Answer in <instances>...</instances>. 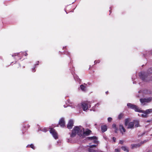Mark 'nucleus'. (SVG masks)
Instances as JSON below:
<instances>
[{
  "label": "nucleus",
  "mask_w": 152,
  "mask_h": 152,
  "mask_svg": "<svg viewBox=\"0 0 152 152\" xmlns=\"http://www.w3.org/2000/svg\"><path fill=\"white\" fill-rule=\"evenodd\" d=\"M76 134H77L80 137L83 135L82 130L78 126H76L73 129L70 136L72 137H74L75 136Z\"/></svg>",
  "instance_id": "f257e3e1"
},
{
  "label": "nucleus",
  "mask_w": 152,
  "mask_h": 152,
  "mask_svg": "<svg viewBox=\"0 0 152 152\" xmlns=\"http://www.w3.org/2000/svg\"><path fill=\"white\" fill-rule=\"evenodd\" d=\"M91 103L90 102L86 101L82 103V107L84 111L87 110L88 107H91Z\"/></svg>",
  "instance_id": "f03ea898"
},
{
  "label": "nucleus",
  "mask_w": 152,
  "mask_h": 152,
  "mask_svg": "<svg viewBox=\"0 0 152 152\" xmlns=\"http://www.w3.org/2000/svg\"><path fill=\"white\" fill-rule=\"evenodd\" d=\"M127 105L128 108L134 109L136 112H138V111L140 110V109L137 106L135 105L130 103H128Z\"/></svg>",
  "instance_id": "7ed1b4c3"
},
{
  "label": "nucleus",
  "mask_w": 152,
  "mask_h": 152,
  "mask_svg": "<svg viewBox=\"0 0 152 152\" xmlns=\"http://www.w3.org/2000/svg\"><path fill=\"white\" fill-rule=\"evenodd\" d=\"M152 100L151 97H149L147 98H142L140 99V101L142 104L145 102L149 103Z\"/></svg>",
  "instance_id": "20e7f679"
},
{
  "label": "nucleus",
  "mask_w": 152,
  "mask_h": 152,
  "mask_svg": "<svg viewBox=\"0 0 152 152\" xmlns=\"http://www.w3.org/2000/svg\"><path fill=\"white\" fill-rule=\"evenodd\" d=\"M50 132L53 135V137L56 139L58 138L57 133L55 129L53 128H51L50 129Z\"/></svg>",
  "instance_id": "39448f33"
},
{
  "label": "nucleus",
  "mask_w": 152,
  "mask_h": 152,
  "mask_svg": "<svg viewBox=\"0 0 152 152\" xmlns=\"http://www.w3.org/2000/svg\"><path fill=\"white\" fill-rule=\"evenodd\" d=\"M58 125H59L62 128L65 126V121L63 118H61L59 120L58 124L56 126L58 127Z\"/></svg>",
  "instance_id": "423d86ee"
},
{
  "label": "nucleus",
  "mask_w": 152,
  "mask_h": 152,
  "mask_svg": "<svg viewBox=\"0 0 152 152\" xmlns=\"http://www.w3.org/2000/svg\"><path fill=\"white\" fill-rule=\"evenodd\" d=\"M14 68L15 70L18 71H22L23 70L22 69L23 67H21L20 64L16 62L14 66Z\"/></svg>",
  "instance_id": "0eeeda50"
},
{
  "label": "nucleus",
  "mask_w": 152,
  "mask_h": 152,
  "mask_svg": "<svg viewBox=\"0 0 152 152\" xmlns=\"http://www.w3.org/2000/svg\"><path fill=\"white\" fill-rule=\"evenodd\" d=\"M138 112L143 113L144 114H146L147 115V114L152 112V109H148L145 111L143 110H141L140 109V110L138 111Z\"/></svg>",
  "instance_id": "6e6552de"
},
{
  "label": "nucleus",
  "mask_w": 152,
  "mask_h": 152,
  "mask_svg": "<svg viewBox=\"0 0 152 152\" xmlns=\"http://www.w3.org/2000/svg\"><path fill=\"white\" fill-rule=\"evenodd\" d=\"M73 124L74 123L73 120H70L67 125V128L69 129H72L73 126Z\"/></svg>",
  "instance_id": "1a4fd4ad"
},
{
  "label": "nucleus",
  "mask_w": 152,
  "mask_h": 152,
  "mask_svg": "<svg viewBox=\"0 0 152 152\" xmlns=\"http://www.w3.org/2000/svg\"><path fill=\"white\" fill-rule=\"evenodd\" d=\"M12 56L14 57L17 60L20 59L21 57L20 56V53H15L12 55Z\"/></svg>",
  "instance_id": "9d476101"
},
{
  "label": "nucleus",
  "mask_w": 152,
  "mask_h": 152,
  "mask_svg": "<svg viewBox=\"0 0 152 152\" xmlns=\"http://www.w3.org/2000/svg\"><path fill=\"white\" fill-rule=\"evenodd\" d=\"M119 129L120 131L122 133V135L124 134V132H126V129L122 125H119Z\"/></svg>",
  "instance_id": "9b49d317"
},
{
  "label": "nucleus",
  "mask_w": 152,
  "mask_h": 152,
  "mask_svg": "<svg viewBox=\"0 0 152 152\" xmlns=\"http://www.w3.org/2000/svg\"><path fill=\"white\" fill-rule=\"evenodd\" d=\"M92 132L91 131L88 129H87L85 132H84L83 133V136L86 135V136H88L91 134Z\"/></svg>",
  "instance_id": "f8f14e48"
},
{
  "label": "nucleus",
  "mask_w": 152,
  "mask_h": 152,
  "mask_svg": "<svg viewBox=\"0 0 152 152\" xmlns=\"http://www.w3.org/2000/svg\"><path fill=\"white\" fill-rule=\"evenodd\" d=\"M134 122H129L128 125L127 129H132L134 128Z\"/></svg>",
  "instance_id": "ddd939ff"
},
{
  "label": "nucleus",
  "mask_w": 152,
  "mask_h": 152,
  "mask_svg": "<svg viewBox=\"0 0 152 152\" xmlns=\"http://www.w3.org/2000/svg\"><path fill=\"white\" fill-rule=\"evenodd\" d=\"M132 149H133L134 148H137V147H139L140 146V144H131Z\"/></svg>",
  "instance_id": "4468645a"
},
{
  "label": "nucleus",
  "mask_w": 152,
  "mask_h": 152,
  "mask_svg": "<svg viewBox=\"0 0 152 152\" xmlns=\"http://www.w3.org/2000/svg\"><path fill=\"white\" fill-rule=\"evenodd\" d=\"M107 129V127L106 126L104 125L101 126V130L102 132H105Z\"/></svg>",
  "instance_id": "2eb2a0df"
},
{
  "label": "nucleus",
  "mask_w": 152,
  "mask_h": 152,
  "mask_svg": "<svg viewBox=\"0 0 152 152\" xmlns=\"http://www.w3.org/2000/svg\"><path fill=\"white\" fill-rule=\"evenodd\" d=\"M121 148L124 151L126 152H129V151L128 148L126 146H123Z\"/></svg>",
  "instance_id": "dca6fc26"
},
{
  "label": "nucleus",
  "mask_w": 152,
  "mask_h": 152,
  "mask_svg": "<svg viewBox=\"0 0 152 152\" xmlns=\"http://www.w3.org/2000/svg\"><path fill=\"white\" fill-rule=\"evenodd\" d=\"M89 152H96V151L93 148H89L88 149Z\"/></svg>",
  "instance_id": "f3484780"
},
{
  "label": "nucleus",
  "mask_w": 152,
  "mask_h": 152,
  "mask_svg": "<svg viewBox=\"0 0 152 152\" xmlns=\"http://www.w3.org/2000/svg\"><path fill=\"white\" fill-rule=\"evenodd\" d=\"M26 148H31L34 150L35 149V148L33 144H31L30 145H28L26 146Z\"/></svg>",
  "instance_id": "a211bd4d"
},
{
  "label": "nucleus",
  "mask_w": 152,
  "mask_h": 152,
  "mask_svg": "<svg viewBox=\"0 0 152 152\" xmlns=\"http://www.w3.org/2000/svg\"><path fill=\"white\" fill-rule=\"evenodd\" d=\"M124 114L122 113H121L118 116V118L120 120L124 116Z\"/></svg>",
  "instance_id": "6ab92c4d"
},
{
  "label": "nucleus",
  "mask_w": 152,
  "mask_h": 152,
  "mask_svg": "<svg viewBox=\"0 0 152 152\" xmlns=\"http://www.w3.org/2000/svg\"><path fill=\"white\" fill-rule=\"evenodd\" d=\"M135 124V126L136 127H138L139 126V122L137 121H135L134 122Z\"/></svg>",
  "instance_id": "aec40b11"
},
{
  "label": "nucleus",
  "mask_w": 152,
  "mask_h": 152,
  "mask_svg": "<svg viewBox=\"0 0 152 152\" xmlns=\"http://www.w3.org/2000/svg\"><path fill=\"white\" fill-rule=\"evenodd\" d=\"M80 87L81 88V89L83 91H85V88L86 87L85 86L83 85H81L80 86Z\"/></svg>",
  "instance_id": "412c9836"
},
{
  "label": "nucleus",
  "mask_w": 152,
  "mask_h": 152,
  "mask_svg": "<svg viewBox=\"0 0 152 152\" xmlns=\"http://www.w3.org/2000/svg\"><path fill=\"white\" fill-rule=\"evenodd\" d=\"M87 139L88 140H94L97 139V138L96 136H93L91 137H88Z\"/></svg>",
  "instance_id": "4be33fe9"
},
{
  "label": "nucleus",
  "mask_w": 152,
  "mask_h": 152,
  "mask_svg": "<svg viewBox=\"0 0 152 152\" xmlns=\"http://www.w3.org/2000/svg\"><path fill=\"white\" fill-rule=\"evenodd\" d=\"M129 120L128 119H126L125 120V125L127 126L129 124Z\"/></svg>",
  "instance_id": "5701e85b"
},
{
  "label": "nucleus",
  "mask_w": 152,
  "mask_h": 152,
  "mask_svg": "<svg viewBox=\"0 0 152 152\" xmlns=\"http://www.w3.org/2000/svg\"><path fill=\"white\" fill-rule=\"evenodd\" d=\"M141 116L143 118H146L147 117L148 115L146 114H142L141 115Z\"/></svg>",
  "instance_id": "b1692460"
},
{
  "label": "nucleus",
  "mask_w": 152,
  "mask_h": 152,
  "mask_svg": "<svg viewBox=\"0 0 152 152\" xmlns=\"http://www.w3.org/2000/svg\"><path fill=\"white\" fill-rule=\"evenodd\" d=\"M112 118H111V117H109L107 118V120L109 122H111L112 121Z\"/></svg>",
  "instance_id": "393cba45"
},
{
  "label": "nucleus",
  "mask_w": 152,
  "mask_h": 152,
  "mask_svg": "<svg viewBox=\"0 0 152 152\" xmlns=\"http://www.w3.org/2000/svg\"><path fill=\"white\" fill-rule=\"evenodd\" d=\"M112 127L113 128L116 129L117 128L116 125L115 124H113L112 125Z\"/></svg>",
  "instance_id": "a878e982"
},
{
  "label": "nucleus",
  "mask_w": 152,
  "mask_h": 152,
  "mask_svg": "<svg viewBox=\"0 0 152 152\" xmlns=\"http://www.w3.org/2000/svg\"><path fill=\"white\" fill-rule=\"evenodd\" d=\"M96 146H97V145H91L90 146L89 148H95V147H96Z\"/></svg>",
  "instance_id": "bb28decb"
},
{
  "label": "nucleus",
  "mask_w": 152,
  "mask_h": 152,
  "mask_svg": "<svg viewBox=\"0 0 152 152\" xmlns=\"http://www.w3.org/2000/svg\"><path fill=\"white\" fill-rule=\"evenodd\" d=\"M100 62V60H95V61L94 63L95 64H97V63H99Z\"/></svg>",
  "instance_id": "cd10ccee"
},
{
  "label": "nucleus",
  "mask_w": 152,
  "mask_h": 152,
  "mask_svg": "<svg viewBox=\"0 0 152 152\" xmlns=\"http://www.w3.org/2000/svg\"><path fill=\"white\" fill-rule=\"evenodd\" d=\"M124 143V141L123 140H120L119 141V143L122 145Z\"/></svg>",
  "instance_id": "c85d7f7f"
},
{
  "label": "nucleus",
  "mask_w": 152,
  "mask_h": 152,
  "mask_svg": "<svg viewBox=\"0 0 152 152\" xmlns=\"http://www.w3.org/2000/svg\"><path fill=\"white\" fill-rule=\"evenodd\" d=\"M36 70L35 69V67H34L32 68V71L33 72H35L36 71Z\"/></svg>",
  "instance_id": "c756f323"
},
{
  "label": "nucleus",
  "mask_w": 152,
  "mask_h": 152,
  "mask_svg": "<svg viewBox=\"0 0 152 152\" xmlns=\"http://www.w3.org/2000/svg\"><path fill=\"white\" fill-rule=\"evenodd\" d=\"M112 139L114 142H115L116 138L115 137H113L112 138Z\"/></svg>",
  "instance_id": "7c9ffc66"
},
{
  "label": "nucleus",
  "mask_w": 152,
  "mask_h": 152,
  "mask_svg": "<svg viewBox=\"0 0 152 152\" xmlns=\"http://www.w3.org/2000/svg\"><path fill=\"white\" fill-rule=\"evenodd\" d=\"M115 152H120V151L118 149H115Z\"/></svg>",
  "instance_id": "2f4dec72"
},
{
  "label": "nucleus",
  "mask_w": 152,
  "mask_h": 152,
  "mask_svg": "<svg viewBox=\"0 0 152 152\" xmlns=\"http://www.w3.org/2000/svg\"><path fill=\"white\" fill-rule=\"evenodd\" d=\"M115 132L116 133H117V132L118 131V128H116V129H115Z\"/></svg>",
  "instance_id": "473e14b6"
},
{
  "label": "nucleus",
  "mask_w": 152,
  "mask_h": 152,
  "mask_svg": "<svg viewBox=\"0 0 152 152\" xmlns=\"http://www.w3.org/2000/svg\"><path fill=\"white\" fill-rule=\"evenodd\" d=\"M97 139H94V143H97L98 142V141L96 140Z\"/></svg>",
  "instance_id": "72a5a7b5"
},
{
  "label": "nucleus",
  "mask_w": 152,
  "mask_h": 152,
  "mask_svg": "<svg viewBox=\"0 0 152 152\" xmlns=\"http://www.w3.org/2000/svg\"><path fill=\"white\" fill-rule=\"evenodd\" d=\"M24 55H25V56H27L28 55V54L27 53H25Z\"/></svg>",
  "instance_id": "f704fd0d"
},
{
  "label": "nucleus",
  "mask_w": 152,
  "mask_h": 152,
  "mask_svg": "<svg viewBox=\"0 0 152 152\" xmlns=\"http://www.w3.org/2000/svg\"><path fill=\"white\" fill-rule=\"evenodd\" d=\"M108 93V91H107L106 92V94H107Z\"/></svg>",
  "instance_id": "c9c22d12"
},
{
  "label": "nucleus",
  "mask_w": 152,
  "mask_h": 152,
  "mask_svg": "<svg viewBox=\"0 0 152 152\" xmlns=\"http://www.w3.org/2000/svg\"><path fill=\"white\" fill-rule=\"evenodd\" d=\"M84 85H86V83H84Z\"/></svg>",
  "instance_id": "e433bc0d"
},
{
  "label": "nucleus",
  "mask_w": 152,
  "mask_h": 152,
  "mask_svg": "<svg viewBox=\"0 0 152 152\" xmlns=\"http://www.w3.org/2000/svg\"><path fill=\"white\" fill-rule=\"evenodd\" d=\"M45 132L47 131V130H44Z\"/></svg>",
  "instance_id": "4c0bfd02"
},
{
  "label": "nucleus",
  "mask_w": 152,
  "mask_h": 152,
  "mask_svg": "<svg viewBox=\"0 0 152 152\" xmlns=\"http://www.w3.org/2000/svg\"><path fill=\"white\" fill-rule=\"evenodd\" d=\"M67 53L69 55V53L68 52H67Z\"/></svg>",
  "instance_id": "58836bf2"
},
{
  "label": "nucleus",
  "mask_w": 152,
  "mask_h": 152,
  "mask_svg": "<svg viewBox=\"0 0 152 152\" xmlns=\"http://www.w3.org/2000/svg\"><path fill=\"white\" fill-rule=\"evenodd\" d=\"M147 122H150V121H147Z\"/></svg>",
  "instance_id": "ea45409f"
},
{
  "label": "nucleus",
  "mask_w": 152,
  "mask_h": 152,
  "mask_svg": "<svg viewBox=\"0 0 152 152\" xmlns=\"http://www.w3.org/2000/svg\"><path fill=\"white\" fill-rule=\"evenodd\" d=\"M141 143H143L144 142H141Z\"/></svg>",
  "instance_id": "a19ab883"
},
{
  "label": "nucleus",
  "mask_w": 152,
  "mask_h": 152,
  "mask_svg": "<svg viewBox=\"0 0 152 152\" xmlns=\"http://www.w3.org/2000/svg\"><path fill=\"white\" fill-rule=\"evenodd\" d=\"M24 67H25L23 66V68H24Z\"/></svg>",
  "instance_id": "79ce46f5"
},
{
  "label": "nucleus",
  "mask_w": 152,
  "mask_h": 152,
  "mask_svg": "<svg viewBox=\"0 0 152 152\" xmlns=\"http://www.w3.org/2000/svg\"><path fill=\"white\" fill-rule=\"evenodd\" d=\"M65 48L63 47V48Z\"/></svg>",
  "instance_id": "37998d69"
}]
</instances>
